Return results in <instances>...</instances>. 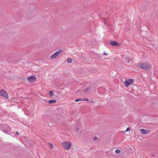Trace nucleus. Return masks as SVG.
<instances>
[{
    "label": "nucleus",
    "instance_id": "obj_6",
    "mask_svg": "<svg viewBox=\"0 0 158 158\" xmlns=\"http://www.w3.org/2000/svg\"><path fill=\"white\" fill-rule=\"evenodd\" d=\"M62 50L61 49L58 50L56 52L51 56L50 58L52 59L55 58L56 56H58L62 52Z\"/></svg>",
    "mask_w": 158,
    "mask_h": 158
},
{
    "label": "nucleus",
    "instance_id": "obj_7",
    "mask_svg": "<svg viewBox=\"0 0 158 158\" xmlns=\"http://www.w3.org/2000/svg\"><path fill=\"white\" fill-rule=\"evenodd\" d=\"M109 44H110L111 46H115L116 47H118L121 45V44L118 43L115 41H110L109 42Z\"/></svg>",
    "mask_w": 158,
    "mask_h": 158
},
{
    "label": "nucleus",
    "instance_id": "obj_19",
    "mask_svg": "<svg viewBox=\"0 0 158 158\" xmlns=\"http://www.w3.org/2000/svg\"><path fill=\"white\" fill-rule=\"evenodd\" d=\"M146 6H145L143 8L142 7H141V10H143L146 8Z\"/></svg>",
    "mask_w": 158,
    "mask_h": 158
},
{
    "label": "nucleus",
    "instance_id": "obj_22",
    "mask_svg": "<svg viewBox=\"0 0 158 158\" xmlns=\"http://www.w3.org/2000/svg\"><path fill=\"white\" fill-rule=\"evenodd\" d=\"M103 54L105 55H106V56H107L108 55V54L106 53L105 52H104L103 53Z\"/></svg>",
    "mask_w": 158,
    "mask_h": 158
},
{
    "label": "nucleus",
    "instance_id": "obj_21",
    "mask_svg": "<svg viewBox=\"0 0 158 158\" xmlns=\"http://www.w3.org/2000/svg\"><path fill=\"white\" fill-rule=\"evenodd\" d=\"M130 130V129L129 128L127 127V129L125 131V132L127 131H129Z\"/></svg>",
    "mask_w": 158,
    "mask_h": 158
},
{
    "label": "nucleus",
    "instance_id": "obj_8",
    "mask_svg": "<svg viewBox=\"0 0 158 158\" xmlns=\"http://www.w3.org/2000/svg\"><path fill=\"white\" fill-rule=\"evenodd\" d=\"M124 62L127 63H131V58L129 56H127L124 59Z\"/></svg>",
    "mask_w": 158,
    "mask_h": 158
},
{
    "label": "nucleus",
    "instance_id": "obj_4",
    "mask_svg": "<svg viewBox=\"0 0 158 158\" xmlns=\"http://www.w3.org/2000/svg\"><path fill=\"white\" fill-rule=\"evenodd\" d=\"M0 96L4 97L6 99H8L9 98L7 92L3 89H2L0 91Z\"/></svg>",
    "mask_w": 158,
    "mask_h": 158
},
{
    "label": "nucleus",
    "instance_id": "obj_17",
    "mask_svg": "<svg viewBox=\"0 0 158 158\" xmlns=\"http://www.w3.org/2000/svg\"><path fill=\"white\" fill-rule=\"evenodd\" d=\"M82 99V101H89L88 99L87 98H83V99Z\"/></svg>",
    "mask_w": 158,
    "mask_h": 158
},
{
    "label": "nucleus",
    "instance_id": "obj_9",
    "mask_svg": "<svg viewBox=\"0 0 158 158\" xmlns=\"http://www.w3.org/2000/svg\"><path fill=\"white\" fill-rule=\"evenodd\" d=\"M28 80L31 82H33L36 80V78L35 76H32L28 77Z\"/></svg>",
    "mask_w": 158,
    "mask_h": 158
},
{
    "label": "nucleus",
    "instance_id": "obj_23",
    "mask_svg": "<svg viewBox=\"0 0 158 158\" xmlns=\"http://www.w3.org/2000/svg\"><path fill=\"white\" fill-rule=\"evenodd\" d=\"M15 134L16 135H19V133L18 131H16Z\"/></svg>",
    "mask_w": 158,
    "mask_h": 158
},
{
    "label": "nucleus",
    "instance_id": "obj_16",
    "mask_svg": "<svg viewBox=\"0 0 158 158\" xmlns=\"http://www.w3.org/2000/svg\"><path fill=\"white\" fill-rule=\"evenodd\" d=\"M72 60L71 59L69 58L67 60V62H68L69 63H71L72 62Z\"/></svg>",
    "mask_w": 158,
    "mask_h": 158
},
{
    "label": "nucleus",
    "instance_id": "obj_18",
    "mask_svg": "<svg viewBox=\"0 0 158 158\" xmlns=\"http://www.w3.org/2000/svg\"><path fill=\"white\" fill-rule=\"evenodd\" d=\"M51 149H52L53 148V145L51 143H49Z\"/></svg>",
    "mask_w": 158,
    "mask_h": 158
},
{
    "label": "nucleus",
    "instance_id": "obj_12",
    "mask_svg": "<svg viewBox=\"0 0 158 158\" xmlns=\"http://www.w3.org/2000/svg\"><path fill=\"white\" fill-rule=\"evenodd\" d=\"M56 102V101L55 100H51L48 101V103L49 104H52Z\"/></svg>",
    "mask_w": 158,
    "mask_h": 158
},
{
    "label": "nucleus",
    "instance_id": "obj_20",
    "mask_svg": "<svg viewBox=\"0 0 158 158\" xmlns=\"http://www.w3.org/2000/svg\"><path fill=\"white\" fill-rule=\"evenodd\" d=\"M98 138L97 137L95 136L94 137V140H96L97 139H98Z\"/></svg>",
    "mask_w": 158,
    "mask_h": 158
},
{
    "label": "nucleus",
    "instance_id": "obj_3",
    "mask_svg": "<svg viewBox=\"0 0 158 158\" xmlns=\"http://www.w3.org/2000/svg\"><path fill=\"white\" fill-rule=\"evenodd\" d=\"M61 144L64 148L66 150L69 149L72 145L71 143L70 142L67 141L63 142Z\"/></svg>",
    "mask_w": 158,
    "mask_h": 158
},
{
    "label": "nucleus",
    "instance_id": "obj_2",
    "mask_svg": "<svg viewBox=\"0 0 158 158\" xmlns=\"http://www.w3.org/2000/svg\"><path fill=\"white\" fill-rule=\"evenodd\" d=\"M0 127L2 131L4 132H9L11 130V128L9 126L6 124L1 125V126H0Z\"/></svg>",
    "mask_w": 158,
    "mask_h": 158
},
{
    "label": "nucleus",
    "instance_id": "obj_13",
    "mask_svg": "<svg viewBox=\"0 0 158 158\" xmlns=\"http://www.w3.org/2000/svg\"><path fill=\"white\" fill-rule=\"evenodd\" d=\"M121 152V151L120 150L118 149H117L115 151V152L117 154H118L120 153Z\"/></svg>",
    "mask_w": 158,
    "mask_h": 158
},
{
    "label": "nucleus",
    "instance_id": "obj_11",
    "mask_svg": "<svg viewBox=\"0 0 158 158\" xmlns=\"http://www.w3.org/2000/svg\"><path fill=\"white\" fill-rule=\"evenodd\" d=\"M90 89V87H87L85 89H84L82 90V92H83V93L87 92Z\"/></svg>",
    "mask_w": 158,
    "mask_h": 158
},
{
    "label": "nucleus",
    "instance_id": "obj_14",
    "mask_svg": "<svg viewBox=\"0 0 158 158\" xmlns=\"http://www.w3.org/2000/svg\"><path fill=\"white\" fill-rule=\"evenodd\" d=\"M49 94L50 96H52L54 94L53 92L52 91H49Z\"/></svg>",
    "mask_w": 158,
    "mask_h": 158
},
{
    "label": "nucleus",
    "instance_id": "obj_10",
    "mask_svg": "<svg viewBox=\"0 0 158 158\" xmlns=\"http://www.w3.org/2000/svg\"><path fill=\"white\" fill-rule=\"evenodd\" d=\"M141 133L143 134H146L148 133L150 131L149 130H147L144 129H141L140 130Z\"/></svg>",
    "mask_w": 158,
    "mask_h": 158
},
{
    "label": "nucleus",
    "instance_id": "obj_1",
    "mask_svg": "<svg viewBox=\"0 0 158 158\" xmlns=\"http://www.w3.org/2000/svg\"><path fill=\"white\" fill-rule=\"evenodd\" d=\"M139 67L143 69L149 70L151 68V65L148 62H144L140 64Z\"/></svg>",
    "mask_w": 158,
    "mask_h": 158
},
{
    "label": "nucleus",
    "instance_id": "obj_5",
    "mask_svg": "<svg viewBox=\"0 0 158 158\" xmlns=\"http://www.w3.org/2000/svg\"><path fill=\"white\" fill-rule=\"evenodd\" d=\"M134 82V79L132 78L126 80L124 82L125 86L127 87H128L130 85L133 83Z\"/></svg>",
    "mask_w": 158,
    "mask_h": 158
},
{
    "label": "nucleus",
    "instance_id": "obj_15",
    "mask_svg": "<svg viewBox=\"0 0 158 158\" xmlns=\"http://www.w3.org/2000/svg\"><path fill=\"white\" fill-rule=\"evenodd\" d=\"M82 101V99L81 98H77L75 100V101L76 102H78V101Z\"/></svg>",
    "mask_w": 158,
    "mask_h": 158
}]
</instances>
